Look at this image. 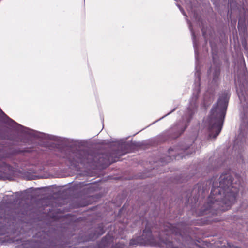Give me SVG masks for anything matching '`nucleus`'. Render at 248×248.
Listing matches in <instances>:
<instances>
[{"instance_id": "obj_1", "label": "nucleus", "mask_w": 248, "mask_h": 248, "mask_svg": "<svg viewBox=\"0 0 248 248\" xmlns=\"http://www.w3.org/2000/svg\"><path fill=\"white\" fill-rule=\"evenodd\" d=\"M216 180V178L213 177L203 183H198L192 189L191 195L196 201L200 196H203V193L209 189L212 184L210 194L197 213L198 216L214 215L219 211H225L236 201L240 183L234 182L233 177L229 172L222 173L218 181Z\"/></svg>"}, {"instance_id": "obj_2", "label": "nucleus", "mask_w": 248, "mask_h": 248, "mask_svg": "<svg viewBox=\"0 0 248 248\" xmlns=\"http://www.w3.org/2000/svg\"><path fill=\"white\" fill-rule=\"evenodd\" d=\"M230 96L228 91L224 92L211 110L208 117L209 139H216L221 130Z\"/></svg>"}, {"instance_id": "obj_3", "label": "nucleus", "mask_w": 248, "mask_h": 248, "mask_svg": "<svg viewBox=\"0 0 248 248\" xmlns=\"http://www.w3.org/2000/svg\"><path fill=\"white\" fill-rule=\"evenodd\" d=\"M64 158L68 161L72 166L76 167L79 164L86 165L93 163H97L103 166H108L113 162L111 161L110 157L106 154L97 155L93 156L92 154H89L88 151L84 150L76 149L73 150L69 149L66 153ZM116 161V160H114Z\"/></svg>"}, {"instance_id": "obj_4", "label": "nucleus", "mask_w": 248, "mask_h": 248, "mask_svg": "<svg viewBox=\"0 0 248 248\" xmlns=\"http://www.w3.org/2000/svg\"><path fill=\"white\" fill-rule=\"evenodd\" d=\"M200 92L199 87L194 91L192 96L189 101V106L186 113L182 117V121L177 123L164 134V140L178 138L186 128L189 123L192 119L193 115L197 110L198 108L197 100L199 98Z\"/></svg>"}, {"instance_id": "obj_5", "label": "nucleus", "mask_w": 248, "mask_h": 248, "mask_svg": "<svg viewBox=\"0 0 248 248\" xmlns=\"http://www.w3.org/2000/svg\"><path fill=\"white\" fill-rule=\"evenodd\" d=\"M164 234L168 236L170 235L176 241L180 243V246H176L173 242L166 241L165 244L168 247L172 248H193L195 246V242L192 239V234L189 232V229L186 230L187 234H182L180 232L172 227L171 224H169L164 229Z\"/></svg>"}, {"instance_id": "obj_6", "label": "nucleus", "mask_w": 248, "mask_h": 248, "mask_svg": "<svg viewBox=\"0 0 248 248\" xmlns=\"http://www.w3.org/2000/svg\"><path fill=\"white\" fill-rule=\"evenodd\" d=\"M161 234L159 235V242H157L152 234V231L150 227L147 224L145 229L143 230V233L141 236L135 235L130 240L129 244L130 247H134L137 246H161L165 245L167 248H172L167 247L165 242L171 241L168 238L165 239L161 237Z\"/></svg>"}, {"instance_id": "obj_7", "label": "nucleus", "mask_w": 248, "mask_h": 248, "mask_svg": "<svg viewBox=\"0 0 248 248\" xmlns=\"http://www.w3.org/2000/svg\"><path fill=\"white\" fill-rule=\"evenodd\" d=\"M16 142L18 139L24 140H30L32 138L37 139L40 140L49 139L53 140H58V137L44 133L39 132L31 129L25 127L16 123Z\"/></svg>"}, {"instance_id": "obj_8", "label": "nucleus", "mask_w": 248, "mask_h": 248, "mask_svg": "<svg viewBox=\"0 0 248 248\" xmlns=\"http://www.w3.org/2000/svg\"><path fill=\"white\" fill-rule=\"evenodd\" d=\"M194 140L195 139L193 138L187 141L186 143L182 144L179 147H176L174 148L170 147L168 150L169 153L170 154L171 151H175L178 154L177 155H172L175 159H176L179 155L181 158H183V157L185 156L184 154L188 155L195 152L194 145H193Z\"/></svg>"}, {"instance_id": "obj_9", "label": "nucleus", "mask_w": 248, "mask_h": 248, "mask_svg": "<svg viewBox=\"0 0 248 248\" xmlns=\"http://www.w3.org/2000/svg\"><path fill=\"white\" fill-rule=\"evenodd\" d=\"M114 236L112 232L108 233L103 237L97 246L92 248H123L121 243H117L113 245Z\"/></svg>"}, {"instance_id": "obj_10", "label": "nucleus", "mask_w": 248, "mask_h": 248, "mask_svg": "<svg viewBox=\"0 0 248 248\" xmlns=\"http://www.w3.org/2000/svg\"><path fill=\"white\" fill-rule=\"evenodd\" d=\"M237 93L241 103L244 105L248 101V82L246 81L240 84L237 89Z\"/></svg>"}, {"instance_id": "obj_11", "label": "nucleus", "mask_w": 248, "mask_h": 248, "mask_svg": "<svg viewBox=\"0 0 248 248\" xmlns=\"http://www.w3.org/2000/svg\"><path fill=\"white\" fill-rule=\"evenodd\" d=\"M105 232V230L103 224H100L94 229L93 232L89 235V240H94L98 237L102 235Z\"/></svg>"}, {"instance_id": "obj_12", "label": "nucleus", "mask_w": 248, "mask_h": 248, "mask_svg": "<svg viewBox=\"0 0 248 248\" xmlns=\"http://www.w3.org/2000/svg\"><path fill=\"white\" fill-rule=\"evenodd\" d=\"M240 134L242 137L248 138V118L242 119L239 128Z\"/></svg>"}, {"instance_id": "obj_13", "label": "nucleus", "mask_w": 248, "mask_h": 248, "mask_svg": "<svg viewBox=\"0 0 248 248\" xmlns=\"http://www.w3.org/2000/svg\"><path fill=\"white\" fill-rule=\"evenodd\" d=\"M14 168L0 160V172L4 174H12L14 173Z\"/></svg>"}, {"instance_id": "obj_14", "label": "nucleus", "mask_w": 248, "mask_h": 248, "mask_svg": "<svg viewBox=\"0 0 248 248\" xmlns=\"http://www.w3.org/2000/svg\"><path fill=\"white\" fill-rule=\"evenodd\" d=\"M246 16V13L245 11L244 16H241L238 19V29L239 32L244 33L247 32V26L245 22V17Z\"/></svg>"}, {"instance_id": "obj_15", "label": "nucleus", "mask_w": 248, "mask_h": 248, "mask_svg": "<svg viewBox=\"0 0 248 248\" xmlns=\"http://www.w3.org/2000/svg\"><path fill=\"white\" fill-rule=\"evenodd\" d=\"M215 97L213 93L209 94L207 93L204 97L203 104L205 107H208L213 102Z\"/></svg>"}, {"instance_id": "obj_16", "label": "nucleus", "mask_w": 248, "mask_h": 248, "mask_svg": "<svg viewBox=\"0 0 248 248\" xmlns=\"http://www.w3.org/2000/svg\"><path fill=\"white\" fill-rule=\"evenodd\" d=\"M189 28H190V31H191V32L192 34V40H193V46H194V48L195 59H196V61H198V51L197 44L196 43V36H195V33L192 29L191 24L189 25Z\"/></svg>"}, {"instance_id": "obj_17", "label": "nucleus", "mask_w": 248, "mask_h": 248, "mask_svg": "<svg viewBox=\"0 0 248 248\" xmlns=\"http://www.w3.org/2000/svg\"><path fill=\"white\" fill-rule=\"evenodd\" d=\"M210 45H211V49H212L213 59H215L217 55L218 48H217V45L215 44L211 43Z\"/></svg>"}, {"instance_id": "obj_18", "label": "nucleus", "mask_w": 248, "mask_h": 248, "mask_svg": "<svg viewBox=\"0 0 248 248\" xmlns=\"http://www.w3.org/2000/svg\"><path fill=\"white\" fill-rule=\"evenodd\" d=\"M220 74V70L218 68H216L214 71L213 74V82L215 83H216L219 78V76Z\"/></svg>"}, {"instance_id": "obj_19", "label": "nucleus", "mask_w": 248, "mask_h": 248, "mask_svg": "<svg viewBox=\"0 0 248 248\" xmlns=\"http://www.w3.org/2000/svg\"><path fill=\"white\" fill-rule=\"evenodd\" d=\"M32 151H33V149L31 148L28 147V148H24L22 150H20L16 148V154H17V153H19V152H28V153H29V152H31Z\"/></svg>"}, {"instance_id": "obj_20", "label": "nucleus", "mask_w": 248, "mask_h": 248, "mask_svg": "<svg viewBox=\"0 0 248 248\" xmlns=\"http://www.w3.org/2000/svg\"><path fill=\"white\" fill-rule=\"evenodd\" d=\"M177 6L178 7V8H179L180 10L181 11V12H182L183 15H184L185 16H186V17H187V15H186V12H185L184 9L181 7V6L178 4H177Z\"/></svg>"}, {"instance_id": "obj_21", "label": "nucleus", "mask_w": 248, "mask_h": 248, "mask_svg": "<svg viewBox=\"0 0 248 248\" xmlns=\"http://www.w3.org/2000/svg\"><path fill=\"white\" fill-rule=\"evenodd\" d=\"M177 6L178 7V8H179L180 10L181 11V12H182L183 15H184L185 16H186V17H187V15H186V12H185L184 9L181 7V6L178 4H177Z\"/></svg>"}, {"instance_id": "obj_22", "label": "nucleus", "mask_w": 248, "mask_h": 248, "mask_svg": "<svg viewBox=\"0 0 248 248\" xmlns=\"http://www.w3.org/2000/svg\"><path fill=\"white\" fill-rule=\"evenodd\" d=\"M195 76L197 77L198 82H199V86H200V81L201 79L200 76V72H199L198 71L195 73Z\"/></svg>"}, {"instance_id": "obj_23", "label": "nucleus", "mask_w": 248, "mask_h": 248, "mask_svg": "<svg viewBox=\"0 0 248 248\" xmlns=\"http://www.w3.org/2000/svg\"><path fill=\"white\" fill-rule=\"evenodd\" d=\"M175 110V108H174L171 111H170V112H169L168 113H167V114H166L165 115H164V116H163L162 118H163L164 117H165V116H167L168 115H169L172 112H173L174 110ZM161 119V118L160 119Z\"/></svg>"}, {"instance_id": "obj_24", "label": "nucleus", "mask_w": 248, "mask_h": 248, "mask_svg": "<svg viewBox=\"0 0 248 248\" xmlns=\"http://www.w3.org/2000/svg\"><path fill=\"white\" fill-rule=\"evenodd\" d=\"M91 188V185H88L87 186V188L88 189H90Z\"/></svg>"}, {"instance_id": "obj_25", "label": "nucleus", "mask_w": 248, "mask_h": 248, "mask_svg": "<svg viewBox=\"0 0 248 248\" xmlns=\"http://www.w3.org/2000/svg\"><path fill=\"white\" fill-rule=\"evenodd\" d=\"M230 248H241L240 247H237V246H232V247H230Z\"/></svg>"}, {"instance_id": "obj_26", "label": "nucleus", "mask_w": 248, "mask_h": 248, "mask_svg": "<svg viewBox=\"0 0 248 248\" xmlns=\"http://www.w3.org/2000/svg\"><path fill=\"white\" fill-rule=\"evenodd\" d=\"M5 232H2V233H0V234L1 235H3V234H5Z\"/></svg>"}, {"instance_id": "obj_27", "label": "nucleus", "mask_w": 248, "mask_h": 248, "mask_svg": "<svg viewBox=\"0 0 248 248\" xmlns=\"http://www.w3.org/2000/svg\"><path fill=\"white\" fill-rule=\"evenodd\" d=\"M167 157L169 158V160H170V156H167Z\"/></svg>"}, {"instance_id": "obj_28", "label": "nucleus", "mask_w": 248, "mask_h": 248, "mask_svg": "<svg viewBox=\"0 0 248 248\" xmlns=\"http://www.w3.org/2000/svg\"><path fill=\"white\" fill-rule=\"evenodd\" d=\"M202 34H203V36L204 35V32H202Z\"/></svg>"}, {"instance_id": "obj_29", "label": "nucleus", "mask_w": 248, "mask_h": 248, "mask_svg": "<svg viewBox=\"0 0 248 248\" xmlns=\"http://www.w3.org/2000/svg\"><path fill=\"white\" fill-rule=\"evenodd\" d=\"M16 196L18 194V192H16Z\"/></svg>"}]
</instances>
